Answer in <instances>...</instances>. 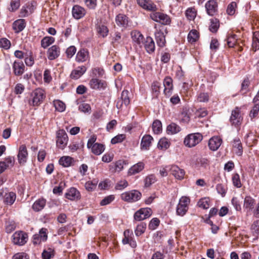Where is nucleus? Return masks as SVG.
I'll use <instances>...</instances> for the list:
<instances>
[{
  "label": "nucleus",
  "mask_w": 259,
  "mask_h": 259,
  "mask_svg": "<svg viewBox=\"0 0 259 259\" xmlns=\"http://www.w3.org/2000/svg\"><path fill=\"white\" fill-rule=\"evenodd\" d=\"M170 145L168 140L165 138H161L158 142V148L160 149H167Z\"/></svg>",
  "instance_id": "46"
},
{
  "label": "nucleus",
  "mask_w": 259,
  "mask_h": 259,
  "mask_svg": "<svg viewBox=\"0 0 259 259\" xmlns=\"http://www.w3.org/2000/svg\"><path fill=\"white\" fill-rule=\"evenodd\" d=\"M20 6V0H12L10 3V7L9 10L11 12L16 11Z\"/></svg>",
  "instance_id": "58"
},
{
  "label": "nucleus",
  "mask_w": 259,
  "mask_h": 259,
  "mask_svg": "<svg viewBox=\"0 0 259 259\" xmlns=\"http://www.w3.org/2000/svg\"><path fill=\"white\" fill-rule=\"evenodd\" d=\"M219 27V21L217 19H212L210 20L209 30L212 32H215Z\"/></svg>",
  "instance_id": "51"
},
{
  "label": "nucleus",
  "mask_w": 259,
  "mask_h": 259,
  "mask_svg": "<svg viewBox=\"0 0 259 259\" xmlns=\"http://www.w3.org/2000/svg\"><path fill=\"white\" fill-rule=\"evenodd\" d=\"M156 181V178L154 175L151 174L147 176L145 179V186L148 187Z\"/></svg>",
  "instance_id": "49"
},
{
  "label": "nucleus",
  "mask_w": 259,
  "mask_h": 259,
  "mask_svg": "<svg viewBox=\"0 0 259 259\" xmlns=\"http://www.w3.org/2000/svg\"><path fill=\"white\" fill-rule=\"evenodd\" d=\"M197 205L203 209H208L210 205V199L208 197L202 198L198 201Z\"/></svg>",
  "instance_id": "40"
},
{
  "label": "nucleus",
  "mask_w": 259,
  "mask_h": 259,
  "mask_svg": "<svg viewBox=\"0 0 259 259\" xmlns=\"http://www.w3.org/2000/svg\"><path fill=\"white\" fill-rule=\"evenodd\" d=\"M233 184L234 186L237 188H240L242 186L241 181L240 179V176L238 174H235L233 175L232 178Z\"/></svg>",
  "instance_id": "57"
},
{
  "label": "nucleus",
  "mask_w": 259,
  "mask_h": 259,
  "mask_svg": "<svg viewBox=\"0 0 259 259\" xmlns=\"http://www.w3.org/2000/svg\"><path fill=\"white\" fill-rule=\"evenodd\" d=\"M92 152L96 155H101L105 150L104 145L96 143L91 148Z\"/></svg>",
  "instance_id": "36"
},
{
  "label": "nucleus",
  "mask_w": 259,
  "mask_h": 259,
  "mask_svg": "<svg viewBox=\"0 0 259 259\" xmlns=\"http://www.w3.org/2000/svg\"><path fill=\"white\" fill-rule=\"evenodd\" d=\"M209 97L207 93H199L197 98V101L199 102H207L209 101Z\"/></svg>",
  "instance_id": "54"
},
{
  "label": "nucleus",
  "mask_w": 259,
  "mask_h": 259,
  "mask_svg": "<svg viewBox=\"0 0 259 259\" xmlns=\"http://www.w3.org/2000/svg\"><path fill=\"white\" fill-rule=\"evenodd\" d=\"M45 97L44 90L40 88L36 89L31 92L28 103L32 106H39L42 103Z\"/></svg>",
  "instance_id": "1"
},
{
  "label": "nucleus",
  "mask_w": 259,
  "mask_h": 259,
  "mask_svg": "<svg viewBox=\"0 0 259 259\" xmlns=\"http://www.w3.org/2000/svg\"><path fill=\"white\" fill-rule=\"evenodd\" d=\"M124 162L122 160H118L115 163L110 165V169L113 168V171H120L123 168Z\"/></svg>",
  "instance_id": "48"
},
{
  "label": "nucleus",
  "mask_w": 259,
  "mask_h": 259,
  "mask_svg": "<svg viewBox=\"0 0 259 259\" xmlns=\"http://www.w3.org/2000/svg\"><path fill=\"white\" fill-rule=\"evenodd\" d=\"M96 30L97 33L102 37H105L108 34V29L106 26L102 24H98L96 25Z\"/></svg>",
  "instance_id": "35"
},
{
  "label": "nucleus",
  "mask_w": 259,
  "mask_h": 259,
  "mask_svg": "<svg viewBox=\"0 0 259 259\" xmlns=\"http://www.w3.org/2000/svg\"><path fill=\"white\" fill-rule=\"evenodd\" d=\"M233 146L235 150V153L238 156H240L242 154V147L241 142L238 138H236L234 139L233 143Z\"/></svg>",
  "instance_id": "38"
},
{
  "label": "nucleus",
  "mask_w": 259,
  "mask_h": 259,
  "mask_svg": "<svg viewBox=\"0 0 259 259\" xmlns=\"http://www.w3.org/2000/svg\"><path fill=\"white\" fill-rule=\"evenodd\" d=\"M144 46L147 53L150 54L155 50V44L153 39L151 37H147L146 40L142 44Z\"/></svg>",
  "instance_id": "27"
},
{
  "label": "nucleus",
  "mask_w": 259,
  "mask_h": 259,
  "mask_svg": "<svg viewBox=\"0 0 259 259\" xmlns=\"http://www.w3.org/2000/svg\"><path fill=\"white\" fill-rule=\"evenodd\" d=\"M97 185V181L94 180L92 181L87 182L85 184V187L87 190L88 191H92L95 189Z\"/></svg>",
  "instance_id": "56"
},
{
  "label": "nucleus",
  "mask_w": 259,
  "mask_h": 259,
  "mask_svg": "<svg viewBox=\"0 0 259 259\" xmlns=\"http://www.w3.org/2000/svg\"><path fill=\"white\" fill-rule=\"evenodd\" d=\"M222 142V140L219 137H213L209 140V148L211 150L215 151L220 147Z\"/></svg>",
  "instance_id": "24"
},
{
  "label": "nucleus",
  "mask_w": 259,
  "mask_h": 259,
  "mask_svg": "<svg viewBox=\"0 0 259 259\" xmlns=\"http://www.w3.org/2000/svg\"><path fill=\"white\" fill-rule=\"evenodd\" d=\"M27 234L22 231L16 232L12 236V241L14 244L23 245L27 241Z\"/></svg>",
  "instance_id": "9"
},
{
  "label": "nucleus",
  "mask_w": 259,
  "mask_h": 259,
  "mask_svg": "<svg viewBox=\"0 0 259 259\" xmlns=\"http://www.w3.org/2000/svg\"><path fill=\"white\" fill-rule=\"evenodd\" d=\"M72 13L75 19H79L84 16L85 10L78 5H75L72 8Z\"/></svg>",
  "instance_id": "26"
},
{
  "label": "nucleus",
  "mask_w": 259,
  "mask_h": 259,
  "mask_svg": "<svg viewBox=\"0 0 259 259\" xmlns=\"http://www.w3.org/2000/svg\"><path fill=\"white\" fill-rule=\"evenodd\" d=\"M153 132L155 134H159L162 132V123L159 120H155L152 124Z\"/></svg>",
  "instance_id": "43"
},
{
  "label": "nucleus",
  "mask_w": 259,
  "mask_h": 259,
  "mask_svg": "<svg viewBox=\"0 0 259 259\" xmlns=\"http://www.w3.org/2000/svg\"><path fill=\"white\" fill-rule=\"evenodd\" d=\"M72 160L70 156H63L59 159V162L60 165L67 167L71 165Z\"/></svg>",
  "instance_id": "44"
},
{
  "label": "nucleus",
  "mask_w": 259,
  "mask_h": 259,
  "mask_svg": "<svg viewBox=\"0 0 259 259\" xmlns=\"http://www.w3.org/2000/svg\"><path fill=\"white\" fill-rule=\"evenodd\" d=\"M141 196L142 194L139 191L136 190H133L122 193L121 198L125 201L133 202L140 200Z\"/></svg>",
  "instance_id": "6"
},
{
  "label": "nucleus",
  "mask_w": 259,
  "mask_h": 259,
  "mask_svg": "<svg viewBox=\"0 0 259 259\" xmlns=\"http://www.w3.org/2000/svg\"><path fill=\"white\" fill-rule=\"evenodd\" d=\"M170 172L176 179L180 180L184 178L185 174L184 169L180 168L177 165L170 166Z\"/></svg>",
  "instance_id": "20"
},
{
  "label": "nucleus",
  "mask_w": 259,
  "mask_h": 259,
  "mask_svg": "<svg viewBox=\"0 0 259 259\" xmlns=\"http://www.w3.org/2000/svg\"><path fill=\"white\" fill-rule=\"evenodd\" d=\"M198 37L199 35L197 31L193 29L191 30L188 33L187 39L189 42L192 44L196 41L198 39Z\"/></svg>",
  "instance_id": "41"
},
{
  "label": "nucleus",
  "mask_w": 259,
  "mask_h": 259,
  "mask_svg": "<svg viewBox=\"0 0 259 259\" xmlns=\"http://www.w3.org/2000/svg\"><path fill=\"white\" fill-rule=\"evenodd\" d=\"M252 47L255 50L259 49V31L253 33L252 38Z\"/></svg>",
  "instance_id": "50"
},
{
  "label": "nucleus",
  "mask_w": 259,
  "mask_h": 259,
  "mask_svg": "<svg viewBox=\"0 0 259 259\" xmlns=\"http://www.w3.org/2000/svg\"><path fill=\"white\" fill-rule=\"evenodd\" d=\"M55 41V38L52 36H45L41 40V46L44 49L47 48L52 44Z\"/></svg>",
  "instance_id": "42"
},
{
  "label": "nucleus",
  "mask_w": 259,
  "mask_h": 259,
  "mask_svg": "<svg viewBox=\"0 0 259 259\" xmlns=\"http://www.w3.org/2000/svg\"><path fill=\"white\" fill-rule=\"evenodd\" d=\"M186 15L189 20H194L196 16V11L194 8H188L186 10Z\"/></svg>",
  "instance_id": "52"
},
{
  "label": "nucleus",
  "mask_w": 259,
  "mask_h": 259,
  "mask_svg": "<svg viewBox=\"0 0 259 259\" xmlns=\"http://www.w3.org/2000/svg\"><path fill=\"white\" fill-rule=\"evenodd\" d=\"M202 138V135L199 133L190 134L185 137L184 143L186 146L192 148L200 142Z\"/></svg>",
  "instance_id": "2"
},
{
  "label": "nucleus",
  "mask_w": 259,
  "mask_h": 259,
  "mask_svg": "<svg viewBox=\"0 0 259 259\" xmlns=\"http://www.w3.org/2000/svg\"><path fill=\"white\" fill-rule=\"evenodd\" d=\"M163 86L164 87V93L166 96H170L173 89L172 79L169 76H166L163 80Z\"/></svg>",
  "instance_id": "23"
},
{
  "label": "nucleus",
  "mask_w": 259,
  "mask_h": 259,
  "mask_svg": "<svg viewBox=\"0 0 259 259\" xmlns=\"http://www.w3.org/2000/svg\"><path fill=\"white\" fill-rule=\"evenodd\" d=\"M144 167V164L140 162L132 166L128 170L130 175H135L141 171Z\"/></svg>",
  "instance_id": "32"
},
{
  "label": "nucleus",
  "mask_w": 259,
  "mask_h": 259,
  "mask_svg": "<svg viewBox=\"0 0 259 259\" xmlns=\"http://www.w3.org/2000/svg\"><path fill=\"white\" fill-rule=\"evenodd\" d=\"M155 37L157 44L159 47H163L165 46V36L162 31L160 30H156L155 32Z\"/></svg>",
  "instance_id": "30"
},
{
  "label": "nucleus",
  "mask_w": 259,
  "mask_h": 259,
  "mask_svg": "<svg viewBox=\"0 0 259 259\" xmlns=\"http://www.w3.org/2000/svg\"><path fill=\"white\" fill-rule=\"evenodd\" d=\"M114 198L115 197L113 195H111L107 197H105L103 199H102L101 201L100 205L101 206H104L109 204L114 200Z\"/></svg>",
  "instance_id": "62"
},
{
  "label": "nucleus",
  "mask_w": 259,
  "mask_h": 259,
  "mask_svg": "<svg viewBox=\"0 0 259 259\" xmlns=\"http://www.w3.org/2000/svg\"><path fill=\"white\" fill-rule=\"evenodd\" d=\"M167 133L169 135H174L181 131V127L175 123H172L167 126Z\"/></svg>",
  "instance_id": "39"
},
{
  "label": "nucleus",
  "mask_w": 259,
  "mask_h": 259,
  "mask_svg": "<svg viewBox=\"0 0 259 259\" xmlns=\"http://www.w3.org/2000/svg\"><path fill=\"white\" fill-rule=\"evenodd\" d=\"M237 5L235 2H232L230 3L227 9V13L229 15H233L236 11V8Z\"/></svg>",
  "instance_id": "61"
},
{
  "label": "nucleus",
  "mask_w": 259,
  "mask_h": 259,
  "mask_svg": "<svg viewBox=\"0 0 259 259\" xmlns=\"http://www.w3.org/2000/svg\"><path fill=\"white\" fill-rule=\"evenodd\" d=\"M146 228V224L145 223H141L135 230V233L137 236H140L145 232Z\"/></svg>",
  "instance_id": "47"
},
{
  "label": "nucleus",
  "mask_w": 259,
  "mask_h": 259,
  "mask_svg": "<svg viewBox=\"0 0 259 259\" xmlns=\"http://www.w3.org/2000/svg\"><path fill=\"white\" fill-rule=\"evenodd\" d=\"M137 4L143 9L147 11H156V6L151 0H137Z\"/></svg>",
  "instance_id": "16"
},
{
  "label": "nucleus",
  "mask_w": 259,
  "mask_h": 259,
  "mask_svg": "<svg viewBox=\"0 0 259 259\" xmlns=\"http://www.w3.org/2000/svg\"><path fill=\"white\" fill-rule=\"evenodd\" d=\"M153 140V137L150 135H145L142 138L140 144L141 149L144 150H149Z\"/></svg>",
  "instance_id": "22"
},
{
  "label": "nucleus",
  "mask_w": 259,
  "mask_h": 259,
  "mask_svg": "<svg viewBox=\"0 0 259 259\" xmlns=\"http://www.w3.org/2000/svg\"><path fill=\"white\" fill-rule=\"evenodd\" d=\"M115 22L117 25L118 26L125 28L128 25V18L126 15L124 14H119L116 16Z\"/></svg>",
  "instance_id": "29"
},
{
  "label": "nucleus",
  "mask_w": 259,
  "mask_h": 259,
  "mask_svg": "<svg viewBox=\"0 0 259 259\" xmlns=\"http://www.w3.org/2000/svg\"><path fill=\"white\" fill-rule=\"evenodd\" d=\"M89 85L93 90H104L106 88L107 83L105 80L93 77L89 82Z\"/></svg>",
  "instance_id": "11"
},
{
  "label": "nucleus",
  "mask_w": 259,
  "mask_h": 259,
  "mask_svg": "<svg viewBox=\"0 0 259 259\" xmlns=\"http://www.w3.org/2000/svg\"><path fill=\"white\" fill-rule=\"evenodd\" d=\"M129 92L127 90H123L121 94L120 98L119 99L116 103V107L118 109L122 108L124 105L127 106L130 103L129 97Z\"/></svg>",
  "instance_id": "14"
},
{
  "label": "nucleus",
  "mask_w": 259,
  "mask_h": 259,
  "mask_svg": "<svg viewBox=\"0 0 259 259\" xmlns=\"http://www.w3.org/2000/svg\"><path fill=\"white\" fill-rule=\"evenodd\" d=\"M26 24V23L24 19H18L13 22V28L15 32L19 33L25 28Z\"/></svg>",
  "instance_id": "28"
},
{
  "label": "nucleus",
  "mask_w": 259,
  "mask_h": 259,
  "mask_svg": "<svg viewBox=\"0 0 259 259\" xmlns=\"http://www.w3.org/2000/svg\"><path fill=\"white\" fill-rule=\"evenodd\" d=\"M54 106L56 110L62 112H63L66 108L65 104L61 101L59 100H54L53 102Z\"/></svg>",
  "instance_id": "45"
},
{
  "label": "nucleus",
  "mask_w": 259,
  "mask_h": 259,
  "mask_svg": "<svg viewBox=\"0 0 259 259\" xmlns=\"http://www.w3.org/2000/svg\"><path fill=\"white\" fill-rule=\"evenodd\" d=\"M36 5V3L34 1L29 2L25 4L22 7L20 10L19 17L21 18L28 17L33 12Z\"/></svg>",
  "instance_id": "7"
},
{
  "label": "nucleus",
  "mask_w": 259,
  "mask_h": 259,
  "mask_svg": "<svg viewBox=\"0 0 259 259\" xmlns=\"http://www.w3.org/2000/svg\"><path fill=\"white\" fill-rule=\"evenodd\" d=\"M54 255V250L49 248L47 250H45L42 253V257L43 259H50Z\"/></svg>",
  "instance_id": "59"
},
{
  "label": "nucleus",
  "mask_w": 259,
  "mask_h": 259,
  "mask_svg": "<svg viewBox=\"0 0 259 259\" xmlns=\"http://www.w3.org/2000/svg\"><path fill=\"white\" fill-rule=\"evenodd\" d=\"M255 203V200L250 196H246L244 200L243 207L247 212L252 209Z\"/></svg>",
  "instance_id": "31"
},
{
  "label": "nucleus",
  "mask_w": 259,
  "mask_h": 259,
  "mask_svg": "<svg viewBox=\"0 0 259 259\" xmlns=\"http://www.w3.org/2000/svg\"><path fill=\"white\" fill-rule=\"evenodd\" d=\"M46 203V201L45 199H38L34 202L32 208L35 211H39L44 208Z\"/></svg>",
  "instance_id": "33"
},
{
  "label": "nucleus",
  "mask_w": 259,
  "mask_h": 259,
  "mask_svg": "<svg viewBox=\"0 0 259 259\" xmlns=\"http://www.w3.org/2000/svg\"><path fill=\"white\" fill-rule=\"evenodd\" d=\"M152 211L150 208H142L137 211L134 214V219L137 221H141L150 217Z\"/></svg>",
  "instance_id": "10"
},
{
  "label": "nucleus",
  "mask_w": 259,
  "mask_h": 259,
  "mask_svg": "<svg viewBox=\"0 0 259 259\" xmlns=\"http://www.w3.org/2000/svg\"><path fill=\"white\" fill-rule=\"evenodd\" d=\"M190 200L189 197L186 196L182 197L177 206L176 213L178 215L184 216L187 212L189 208V205Z\"/></svg>",
  "instance_id": "3"
},
{
  "label": "nucleus",
  "mask_w": 259,
  "mask_h": 259,
  "mask_svg": "<svg viewBox=\"0 0 259 259\" xmlns=\"http://www.w3.org/2000/svg\"><path fill=\"white\" fill-rule=\"evenodd\" d=\"M207 14L209 16L214 15L218 11V5L214 0H210L205 4Z\"/></svg>",
  "instance_id": "19"
},
{
  "label": "nucleus",
  "mask_w": 259,
  "mask_h": 259,
  "mask_svg": "<svg viewBox=\"0 0 259 259\" xmlns=\"http://www.w3.org/2000/svg\"><path fill=\"white\" fill-rule=\"evenodd\" d=\"M28 151L25 145L20 146L18 150L17 158L18 162L21 165L25 164L28 159Z\"/></svg>",
  "instance_id": "12"
},
{
  "label": "nucleus",
  "mask_w": 259,
  "mask_h": 259,
  "mask_svg": "<svg viewBox=\"0 0 259 259\" xmlns=\"http://www.w3.org/2000/svg\"><path fill=\"white\" fill-rule=\"evenodd\" d=\"M93 77L98 78L102 77L104 74L103 69L99 67H96L92 69Z\"/></svg>",
  "instance_id": "53"
},
{
  "label": "nucleus",
  "mask_w": 259,
  "mask_h": 259,
  "mask_svg": "<svg viewBox=\"0 0 259 259\" xmlns=\"http://www.w3.org/2000/svg\"><path fill=\"white\" fill-rule=\"evenodd\" d=\"M47 229L42 228L38 234H34L33 236L32 242L34 244H39L41 242H45L47 240Z\"/></svg>",
  "instance_id": "15"
},
{
  "label": "nucleus",
  "mask_w": 259,
  "mask_h": 259,
  "mask_svg": "<svg viewBox=\"0 0 259 259\" xmlns=\"http://www.w3.org/2000/svg\"><path fill=\"white\" fill-rule=\"evenodd\" d=\"M231 202L233 206L236 211H241V201L237 197H233Z\"/></svg>",
  "instance_id": "63"
},
{
  "label": "nucleus",
  "mask_w": 259,
  "mask_h": 259,
  "mask_svg": "<svg viewBox=\"0 0 259 259\" xmlns=\"http://www.w3.org/2000/svg\"><path fill=\"white\" fill-rule=\"evenodd\" d=\"M237 38L235 34H231L227 38V44L229 47H233L237 43Z\"/></svg>",
  "instance_id": "55"
},
{
  "label": "nucleus",
  "mask_w": 259,
  "mask_h": 259,
  "mask_svg": "<svg viewBox=\"0 0 259 259\" xmlns=\"http://www.w3.org/2000/svg\"><path fill=\"white\" fill-rule=\"evenodd\" d=\"M254 103V106H253L252 110L250 111V114H249L250 117L251 118H254L255 116H256V115H257L258 112L259 111V104L256 103Z\"/></svg>",
  "instance_id": "64"
},
{
  "label": "nucleus",
  "mask_w": 259,
  "mask_h": 259,
  "mask_svg": "<svg viewBox=\"0 0 259 259\" xmlns=\"http://www.w3.org/2000/svg\"><path fill=\"white\" fill-rule=\"evenodd\" d=\"M65 196L66 198L72 201L78 200L81 197L79 191L74 187H71L67 190Z\"/></svg>",
  "instance_id": "17"
},
{
  "label": "nucleus",
  "mask_w": 259,
  "mask_h": 259,
  "mask_svg": "<svg viewBox=\"0 0 259 259\" xmlns=\"http://www.w3.org/2000/svg\"><path fill=\"white\" fill-rule=\"evenodd\" d=\"M150 17L153 21L163 25H169L171 22L170 18L167 15L159 12H152Z\"/></svg>",
  "instance_id": "5"
},
{
  "label": "nucleus",
  "mask_w": 259,
  "mask_h": 259,
  "mask_svg": "<svg viewBox=\"0 0 259 259\" xmlns=\"http://www.w3.org/2000/svg\"><path fill=\"white\" fill-rule=\"evenodd\" d=\"M14 73L16 76L21 75L25 70V66L22 61L16 60L12 65Z\"/></svg>",
  "instance_id": "18"
},
{
  "label": "nucleus",
  "mask_w": 259,
  "mask_h": 259,
  "mask_svg": "<svg viewBox=\"0 0 259 259\" xmlns=\"http://www.w3.org/2000/svg\"><path fill=\"white\" fill-rule=\"evenodd\" d=\"M133 40L142 47L144 37L143 35L138 31L132 32L131 33Z\"/></svg>",
  "instance_id": "34"
},
{
  "label": "nucleus",
  "mask_w": 259,
  "mask_h": 259,
  "mask_svg": "<svg viewBox=\"0 0 259 259\" xmlns=\"http://www.w3.org/2000/svg\"><path fill=\"white\" fill-rule=\"evenodd\" d=\"M87 69V67L84 65L78 66L72 71L71 78L74 79H78L86 72Z\"/></svg>",
  "instance_id": "25"
},
{
  "label": "nucleus",
  "mask_w": 259,
  "mask_h": 259,
  "mask_svg": "<svg viewBox=\"0 0 259 259\" xmlns=\"http://www.w3.org/2000/svg\"><path fill=\"white\" fill-rule=\"evenodd\" d=\"M56 145L61 149H64L66 146L68 138L64 130H59L57 132Z\"/></svg>",
  "instance_id": "8"
},
{
  "label": "nucleus",
  "mask_w": 259,
  "mask_h": 259,
  "mask_svg": "<svg viewBox=\"0 0 259 259\" xmlns=\"http://www.w3.org/2000/svg\"><path fill=\"white\" fill-rule=\"evenodd\" d=\"M122 38L121 34L119 32H115L114 35L112 36V42L115 45L120 44L122 42Z\"/></svg>",
  "instance_id": "60"
},
{
  "label": "nucleus",
  "mask_w": 259,
  "mask_h": 259,
  "mask_svg": "<svg viewBox=\"0 0 259 259\" xmlns=\"http://www.w3.org/2000/svg\"><path fill=\"white\" fill-rule=\"evenodd\" d=\"M88 58V52L84 49H81L78 52L76 56V61L78 62H83Z\"/></svg>",
  "instance_id": "37"
},
{
  "label": "nucleus",
  "mask_w": 259,
  "mask_h": 259,
  "mask_svg": "<svg viewBox=\"0 0 259 259\" xmlns=\"http://www.w3.org/2000/svg\"><path fill=\"white\" fill-rule=\"evenodd\" d=\"M16 199V194L13 192H9L7 189L0 190V200H3L4 202L9 205H12Z\"/></svg>",
  "instance_id": "4"
},
{
  "label": "nucleus",
  "mask_w": 259,
  "mask_h": 259,
  "mask_svg": "<svg viewBox=\"0 0 259 259\" xmlns=\"http://www.w3.org/2000/svg\"><path fill=\"white\" fill-rule=\"evenodd\" d=\"M242 120V117L240 109L237 107L232 111L231 115L230 118V122L232 125L238 126L241 124Z\"/></svg>",
  "instance_id": "13"
},
{
  "label": "nucleus",
  "mask_w": 259,
  "mask_h": 259,
  "mask_svg": "<svg viewBox=\"0 0 259 259\" xmlns=\"http://www.w3.org/2000/svg\"><path fill=\"white\" fill-rule=\"evenodd\" d=\"M48 58L50 60H53L60 55V49L56 45L52 46L47 51Z\"/></svg>",
  "instance_id": "21"
}]
</instances>
